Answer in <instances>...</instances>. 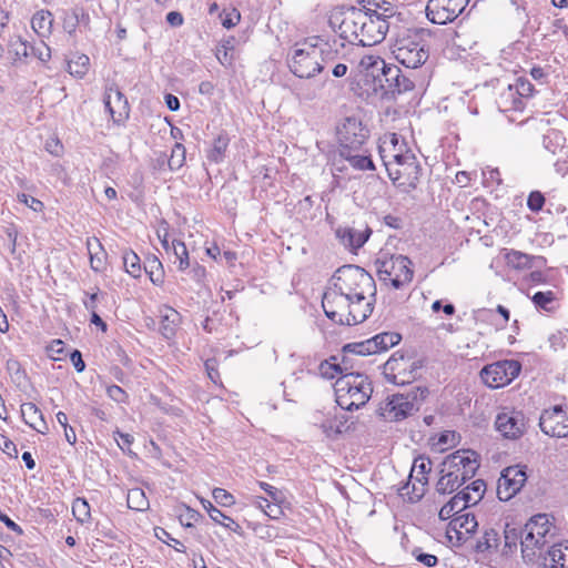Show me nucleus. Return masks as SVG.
<instances>
[{
	"label": "nucleus",
	"instance_id": "nucleus-5",
	"mask_svg": "<svg viewBox=\"0 0 568 568\" xmlns=\"http://www.w3.org/2000/svg\"><path fill=\"white\" fill-rule=\"evenodd\" d=\"M334 390L338 406L345 410H353L369 400L373 385L366 375L352 372L337 378Z\"/></svg>",
	"mask_w": 568,
	"mask_h": 568
},
{
	"label": "nucleus",
	"instance_id": "nucleus-1",
	"mask_svg": "<svg viewBox=\"0 0 568 568\" xmlns=\"http://www.w3.org/2000/svg\"><path fill=\"white\" fill-rule=\"evenodd\" d=\"M372 12L356 7H338L329 16L328 24L339 38L351 44L372 47L381 43L389 29L383 18H373Z\"/></svg>",
	"mask_w": 568,
	"mask_h": 568
},
{
	"label": "nucleus",
	"instance_id": "nucleus-56",
	"mask_svg": "<svg viewBox=\"0 0 568 568\" xmlns=\"http://www.w3.org/2000/svg\"><path fill=\"white\" fill-rule=\"evenodd\" d=\"M201 517L199 511L187 506H185L184 511L179 515L180 523L185 527H192L193 523L197 521Z\"/></svg>",
	"mask_w": 568,
	"mask_h": 568
},
{
	"label": "nucleus",
	"instance_id": "nucleus-31",
	"mask_svg": "<svg viewBox=\"0 0 568 568\" xmlns=\"http://www.w3.org/2000/svg\"><path fill=\"white\" fill-rule=\"evenodd\" d=\"M318 371L321 376L326 379H333L337 374L343 376L345 373H349L347 366H342L337 362V356H331L328 359L321 362Z\"/></svg>",
	"mask_w": 568,
	"mask_h": 568
},
{
	"label": "nucleus",
	"instance_id": "nucleus-13",
	"mask_svg": "<svg viewBox=\"0 0 568 568\" xmlns=\"http://www.w3.org/2000/svg\"><path fill=\"white\" fill-rule=\"evenodd\" d=\"M288 68L296 77L310 79L321 73L324 65L317 61V52L314 50L304 51L295 48L292 58L288 60Z\"/></svg>",
	"mask_w": 568,
	"mask_h": 568
},
{
	"label": "nucleus",
	"instance_id": "nucleus-23",
	"mask_svg": "<svg viewBox=\"0 0 568 568\" xmlns=\"http://www.w3.org/2000/svg\"><path fill=\"white\" fill-rule=\"evenodd\" d=\"M363 10L367 12H372V17L383 18L386 21L393 18L396 13V8L386 0H362Z\"/></svg>",
	"mask_w": 568,
	"mask_h": 568
},
{
	"label": "nucleus",
	"instance_id": "nucleus-17",
	"mask_svg": "<svg viewBox=\"0 0 568 568\" xmlns=\"http://www.w3.org/2000/svg\"><path fill=\"white\" fill-rule=\"evenodd\" d=\"M347 298L335 287L324 293L322 306L325 315L335 323L344 324Z\"/></svg>",
	"mask_w": 568,
	"mask_h": 568
},
{
	"label": "nucleus",
	"instance_id": "nucleus-30",
	"mask_svg": "<svg viewBox=\"0 0 568 568\" xmlns=\"http://www.w3.org/2000/svg\"><path fill=\"white\" fill-rule=\"evenodd\" d=\"M90 59L84 53H74L68 60V71L71 75L82 79L89 71Z\"/></svg>",
	"mask_w": 568,
	"mask_h": 568
},
{
	"label": "nucleus",
	"instance_id": "nucleus-51",
	"mask_svg": "<svg viewBox=\"0 0 568 568\" xmlns=\"http://www.w3.org/2000/svg\"><path fill=\"white\" fill-rule=\"evenodd\" d=\"M378 64L379 65H376V64L373 65L372 72L369 73V79H372L373 90L375 92H378L379 87H383V84H381V83L383 80L384 71H386V68L390 65V64L386 63L385 60L382 58H381V62Z\"/></svg>",
	"mask_w": 568,
	"mask_h": 568
},
{
	"label": "nucleus",
	"instance_id": "nucleus-8",
	"mask_svg": "<svg viewBox=\"0 0 568 568\" xmlns=\"http://www.w3.org/2000/svg\"><path fill=\"white\" fill-rule=\"evenodd\" d=\"M422 367L418 361L406 357L400 352H395L384 364V376L394 385H406L415 381L418 369Z\"/></svg>",
	"mask_w": 568,
	"mask_h": 568
},
{
	"label": "nucleus",
	"instance_id": "nucleus-53",
	"mask_svg": "<svg viewBox=\"0 0 568 568\" xmlns=\"http://www.w3.org/2000/svg\"><path fill=\"white\" fill-rule=\"evenodd\" d=\"M381 57L378 55H364L359 61V68L365 78V82L369 81V73L372 72L373 65H379Z\"/></svg>",
	"mask_w": 568,
	"mask_h": 568
},
{
	"label": "nucleus",
	"instance_id": "nucleus-33",
	"mask_svg": "<svg viewBox=\"0 0 568 568\" xmlns=\"http://www.w3.org/2000/svg\"><path fill=\"white\" fill-rule=\"evenodd\" d=\"M342 352L361 356L376 354V341L371 337L362 342L348 343L343 346Z\"/></svg>",
	"mask_w": 568,
	"mask_h": 568
},
{
	"label": "nucleus",
	"instance_id": "nucleus-19",
	"mask_svg": "<svg viewBox=\"0 0 568 568\" xmlns=\"http://www.w3.org/2000/svg\"><path fill=\"white\" fill-rule=\"evenodd\" d=\"M371 234L372 230L369 227H366L363 232L348 226L338 227L335 231V235L339 242L349 250L362 247L367 242Z\"/></svg>",
	"mask_w": 568,
	"mask_h": 568
},
{
	"label": "nucleus",
	"instance_id": "nucleus-25",
	"mask_svg": "<svg viewBox=\"0 0 568 568\" xmlns=\"http://www.w3.org/2000/svg\"><path fill=\"white\" fill-rule=\"evenodd\" d=\"M478 523L475 515L471 513H465L454 517L449 523V528L458 535V539H462V535H471L476 531Z\"/></svg>",
	"mask_w": 568,
	"mask_h": 568
},
{
	"label": "nucleus",
	"instance_id": "nucleus-37",
	"mask_svg": "<svg viewBox=\"0 0 568 568\" xmlns=\"http://www.w3.org/2000/svg\"><path fill=\"white\" fill-rule=\"evenodd\" d=\"M122 260L125 272L132 277L139 278L143 268L139 255L132 250H125Z\"/></svg>",
	"mask_w": 568,
	"mask_h": 568
},
{
	"label": "nucleus",
	"instance_id": "nucleus-47",
	"mask_svg": "<svg viewBox=\"0 0 568 568\" xmlns=\"http://www.w3.org/2000/svg\"><path fill=\"white\" fill-rule=\"evenodd\" d=\"M72 513L79 523H87L91 518L90 506L85 498L78 497L72 503Z\"/></svg>",
	"mask_w": 568,
	"mask_h": 568
},
{
	"label": "nucleus",
	"instance_id": "nucleus-46",
	"mask_svg": "<svg viewBox=\"0 0 568 568\" xmlns=\"http://www.w3.org/2000/svg\"><path fill=\"white\" fill-rule=\"evenodd\" d=\"M498 532L494 529L486 530L483 537L476 544V550L478 552H485L490 549H496L498 547Z\"/></svg>",
	"mask_w": 568,
	"mask_h": 568
},
{
	"label": "nucleus",
	"instance_id": "nucleus-52",
	"mask_svg": "<svg viewBox=\"0 0 568 568\" xmlns=\"http://www.w3.org/2000/svg\"><path fill=\"white\" fill-rule=\"evenodd\" d=\"M155 536L163 542L172 546L176 551L185 552V546L180 540L171 537L164 528H155Z\"/></svg>",
	"mask_w": 568,
	"mask_h": 568
},
{
	"label": "nucleus",
	"instance_id": "nucleus-22",
	"mask_svg": "<svg viewBox=\"0 0 568 568\" xmlns=\"http://www.w3.org/2000/svg\"><path fill=\"white\" fill-rule=\"evenodd\" d=\"M521 552L523 558L525 560L531 561L535 558V549L540 548L542 544L540 542V538L536 537L535 530L532 529V524H526L521 529Z\"/></svg>",
	"mask_w": 568,
	"mask_h": 568
},
{
	"label": "nucleus",
	"instance_id": "nucleus-14",
	"mask_svg": "<svg viewBox=\"0 0 568 568\" xmlns=\"http://www.w3.org/2000/svg\"><path fill=\"white\" fill-rule=\"evenodd\" d=\"M495 426L503 437L517 439L526 432V417L520 410H504L497 415Z\"/></svg>",
	"mask_w": 568,
	"mask_h": 568
},
{
	"label": "nucleus",
	"instance_id": "nucleus-38",
	"mask_svg": "<svg viewBox=\"0 0 568 568\" xmlns=\"http://www.w3.org/2000/svg\"><path fill=\"white\" fill-rule=\"evenodd\" d=\"M550 568H568V541L552 546L549 550Z\"/></svg>",
	"mask_w": 568,
	"mask_h": 568
},
{
	"label": "nucleus",
	"instance_id": "nucleus-35",
	"mask_svg": "<svg viewBox=\"0 0 568 568\" xmlns=\"http://www.w3.org/2000/svg\"><path fill=\"white\" fill-rule=\"evenodd\" d=\"M466 460L465 450H456L448 455L442 463L440 473L449 471L456 474V477L460 478L462 463Z\"/></svg>",
	"mask_w": 568,
	"mask_h": 568
},
{
	"label": "nucleus",
	"instance_id": "nucleus-39",
	"mask_svg": "<svg viewBox=\"0 0 568 568\" xmlns=\"http://www.w3.org/2000/svg\"><path fill=\"white\" fill-rule=\"evenodd\" d=\"M344 47L345 44L339 42L337 39H333L332 41L325 40L317 50V57H321L322 62L333 61L337 58L339 50Z\"/></svg>",
	"mask_w": 568,
	"mask_h": 568
},
{
	"label": "nucleus",
	"instance_id": "nucleus-18",
	"mask_svg": "<svg viewBox=\"0 0 568 568\" xmlns=\"http://www.w3.org/2000/svg\"><path fill=\"white\" fill-rule=\"evenodd\" d=\"M464 10V6L444 7L440 0H429L426 6V17L435 24H446L454 21Z\"/></svg>",
	"mask_w": 568,
	"mask_h": 568
},
{
	"label": "nucleus",
	"instance_id": "nucleus-45",
	"mask_svg": "<svg viewBox=\"0 0 568 568\" xmlns=\"http://www.w3.org/2000/svg\"><path fill=\"white\" fill-rule=\"evenodd\" d=\"M414 471L418 473L416 476V481H418L422 487H424L427 484L426 475L430 471V460L419 456L414 460L413 469L409 476L410 479L413 478Z\"/></svg>",
	"mask_w": 568,
	"mask_h": 568
},
{
	"label": "nucleus",
	"instance_id": "nucleus-50",
	"mask_svg": "<svg viewBox=\"0 0 568 568\" xmlns=\"http://www.w3.org/2000/svg\"><path fill=\"white\" fill-rule=\"evenodd\" d=\"M172 246L174 254L179 260V270L184 271L190 266L187 248L183 242L178 240L172 242Z\"/></svg>",
	"mask_w": 568,
	"mask_h": 568
},
{
	"label": "nucleus",
	"instance_id": "nucleus-24",
	"mask_svg": "<svg viewBox=\"0 0 568 568\" xmlns=\"http://www.w3.org/2000/svg\"><path fill=\"white\" fill-rule=\"evenodd\" d=\"M358 151L359 149H339V155L355 170H375L372 158L369 155L359 154Z\"/></svg>",
	"mask_w": 568,
	"mask_h": 568
},
{
	"label": "nucleus",
	"instance_id": "nucleus-42",
	"mask_svg": "<svg viewBox=\"0 0 568 568\" xmlns=\"http://www.w3.org/2000/svg\"><path fill=\"white\" fill-rule=\"evenodd\" d=\"M532 303L539 310L551 313L556 310V296L552 291L537 292L531 297Z\"/></svg>",
	"mask_w": 568,
	"mask_h": 568
},
{
	"label": "nucleus",
	"instance_id": "nucleus-11",
	"mask_svg": "<svg viewBox=\"0 0 568 568\" xmlns=\"http://www.w3.org/2000/svg\"><path fill=\"white\" fill-rule=\"evenodd\" d=\"M539 427L548 436L568 437V406L556 405L545 409L539 418Z\"/></svg>",
	"mask_w": 568,
	"mask_h": 568
},
{
	"label": "nucleus",
	"instance_id": "nucleus-57",
	"mask_svg": "<svg viewBox=\"0 0 568 568\" xmlns=\"http://www.w3.org/2000/svg\"><path fill=\"white\" fill-rule=\"evenodd\" d=\"M114 439L118 443V446L125 453H131V445L134 440L133 436L128 433H122L119 429H116L114 433Z\"/></svg>",
	"mask_w": 568,
	"mask_h": 568
},
{
	"label": "nucleus",
	"instance_id": "nucleus-64",
	"mask_svg": "<svg viewBox=\"0 0 568 568\" xmlns=\"http://www.w3.org/2000/svg\"><path fill=\"white\" fill-rule=\"evenodd\" d=\"M108 396L116 403H126L128 394L118 385H111L106 388Z\"/></svg>",
	"mask_w": 568,
	"mask_h": 568
},
{
	"label": "nucleus",
	"instance_id": "nucleus-28",
	"mask_svg": "<svg viewBox=\"0 0 568 568\" xmlns=\"http://www.w3.org/2000/svg\"><path fill=\"white\" fill-rule=\"evenodd\" d=\"M143 270L154 285L160 286L164 283L163 265L155 255L145 258Z\"/></svg>",
	"mask_w": 568,
	"mask_h": 568
},
{
	"label": "nucleus",
	"instance_id": "nucleus-26",
	"mask_svg": "<svg viewBox=\"0 0 568 568\" xmlns=\"http://www.w3.org/2000/svg\"><path fill=\"white\" fill-rule=\"evenodd\" d=\"M53 17L49 10L37 11L31 19V27L41 38H48L52 32Z\"/></svg>",
	"mask_w": 568,
	"mask_h": 568
},
{
	"label": "nucleus",
	"instance_id": "nucleus-59",
	"mask_svg": "<svg viewBox=\"0 0 568 568\" xmlns=\"http://www.w3.org/2000/svg\"><path fill=\"white\" fill-rule=\"evenodd\" d=\"M335 422H337V417H335L334 419H327L324 423H322L321 428L323 429V433L327 437L333 438V437L344 433L342 425H335Z\"/></svg>",
	"mask_w": 568,
	"mask_h": 568
},
{
	"label": "nucleus",
	"instance_id": "nucleus-63",
	"mask_svg": "<svg viewBox=\"0 0 568 568\" xmlns=\"http://www.w3.org/2000/svg\"><path fill=\"white\" fill-rule=\"evenodd\" d=\"M0 449L11 458L18 457L16 444L2 434H0Z\"/></svg>",
	"mask_w": 568,
	"mask_h": 568
},
{
	"label": "nucleus",
	"instance_id": "nucleus-15",
	"mask_svg": "<svg viewBox=\"0 0 568 568\" xmlns=\"http://www.w3.org/2000/svg\"><path fill=\"white\" fill-rule=\"evenodd\" d=\"M381 84H383V87H379V91L383 95H390L393 98L397 94L412 91L415 87L414 82L403 74L402 70L395 64H390L386 68Z\"/></svg>",
	"mask_w": 568,
	"mask_h": 568
},
{
	"label": "nucleus",
	"instance_id": "nucleus-9",
	"mask_svg": "<svg viewBox=\"0 0 568 568\" xmlns=\"http://www.w3.org/2000/svg\"><path fill=\"white\" fill-rule=\"evenodd\" d=\"M521 365L517 361H499L486 365L480 371V378L490 388H499L511 383L520 373Z\"/></svg>",
	"mask_w": 568,
	"mask_h": 568
},
{
	"label": "nucleus",
	"instance_id": "nucleus-12",
	"mask_svg": "<svg viewBox=\"0 0 568 568\" xmlns=\"http://www.w3.org/2000/svg\"><path fill=\"white\" fill-rule=\"evenodd\" d=\"M368 135L369 131L358 119L346 118L337 130L339 149H361Z\"/></svg>",
	"mask_w": 568,
	"mask_h": 568
},
{
	"label": "nucleus",
	"instance_id": "nucleus-48",
	"mask_svg": "<svg viewBox=\"0 0 568 568\" xmlns=\"http://www.w3.org/2000/svg\"><path fill=\"white\" fill-rule=\"evenodd\" d=\"M466 460L462 463L460 480L465 484L468 479L473 478L478 468V464L475 458V452L465 450Z\"/></svg>",
	"mask_w": 568,
	"mask_h": 568
},
{
	"label": "nucleus",
	"instance_id": "nucleus-7",
	"mask_svg": "<svg viewBox=\"0 0 568 568\" xmlns=\"http://www.w3.org/2000/svg\"><path fill=\"white\" fill-rule=\"evenodd\" d=\"M428 395L425 386H414L406 393H397L381 404L378 414L387 422H400L412 416Z\"/></svg>",
	"mask_w": 568,
	"mask_h": 568
},
{
	"label": "nucleus",
	"instance_id": "nucleus-58",
	"mask_svg": "<svg viewBox=\"0 0 568 568\" xmlns=\"http://www.w3.org/2000/svg\"><path fill=\"white\" fill-rule=\"evenodd\" d=\"M17 199L20 203H23L34 212H41L44 207L43 203L40 200L26 193H19L17 195Z\"/></svg>",
	"mask_w": 568,
	"mask_h": 568
},
{
	"label": "nucleus",
	"instance_id": "nucleus-44",
	"mask_svg": "<svg viewBox=\"0 0 568 568\" xmlns=\"http://www.w3.org/2000/svg\"><path fill=\"white\" fill-rule=\"evenodd\" d=\"M185 154L186 150L182 143L176 142L171 151V154L168 159V166L171 171H176L181 169L185 163Z\"/></svg>",
	"mask_w": 568,
	"mask_h": 568
},
{
	"label": "nucleus",
	"instance_id": "nucleus-61",
	"mask_svg": "<svg viewBox=\"0 0 568 568\" xmlns=\"http://www.w3.org/2000/svg\"><path fill=\"white\" fill-rule=\"evenodd\" d=\"M413 555L418 562L428 568L435 567L438 562V558L435 555L423 552L420 549H415Z\"/></svg>",
	"mask_w": 568,
	"mask_h": 568
},
{
	"label": "nucleus",
	"instance_id": "nucleus-40",
	"mask_svg": "<svg viewBox=\"0 0 568 568\" xmlns=\"http://www.w3.org/2000/svg\"><path fill=\"white\" fill-rule=\"evenodd\" d=\"M230 139L227 134H219L214 140L213 146L207 154V159L211 162L220 163L224 159L225 151L227 149Z\"/></svg>",
	"mask_w": 568,
	"mask_h": 568
},
{
	"label": "nucleus",
	"instance_id": "nucleus-10",
	"mask_svg": "<svg viewBox=\"0 0 568 568\" xmlns=\"http://www.w3.org/2000/svg\"><path fill=\"white\" fill-rule=\"evenodd\" d=\"M527 480L526 466H509L501 471L497 484V496L501 501H508L516 496Z\"/></svg>",
	"mask_w": 568,
	"mask_h": 568
},
{
	"label": "nucleus",
	"instance_id": "nucleus-32",
	"mask_svg": "<svg viewBox=\"0 0 568 568\" xmlns=\"http://www.w3.org/2000/svg\"><path fill=\"white\" fill-rule=\"evenodd\" d=\"M88 250L90 255V266L94 272H102L104 265V256L103 247L100 241L95 237L93 240L88 241Z\"/></svg>",
	"mask_w": 568,
	"mask_h": 568
},
{
	"label": "nucleus",
	"instance_id": "nucleus-54",
	"mask_svg": "<svg viewBox=\"0 0 568 568\" xmlns=\"http://www.w3.org/2000/svg\"><path fill=\"white\" fill-rule=\"evenodd\" d=\"M546 199L540 191H531L527 199V206L531 212H539L545 205Z\"/></svg>",
	"mask_w": 568,
	"mask_h": 568
},
{
	"label": "nucleus",
	"instance_id": "nucleus-34",
	"mask_svg": "<svg viewBox=\"0 0 568 568\" xmlns=\"http://www.w3.org/2000/svg\"><path fill=\"white\" fill-rule=\"evenodd\" d=\"M440 474L442 476L436 484V491L440 495L452 494L464 485L460 478L456 477L454 473L445 471Z\"/></svg>",
	"mask_w": 568,
	"mask_h": 568
},
{
	"label": "nucleus",
	"instance_id": "nucleus-16",
	"mask_svg": "<svg viewBox=\"0 0 568 568\" xmlns=\"http://www.w3.org/2000/svg\"><path fill=\"white\" fill-rule=\"evenodd\" d=\"M103 101L114 123H122L129 118L128 99L116 87L106 88Z\"/></svg>",
	"mask_w": 568,
	"mask_h": 568
},
{
	"label": "nucleus",
	"instance_id": "nucleus-49",
	"mask_svg": "<svg viewBox=\"0 0 568 568\" xmlns=\"http://www.w3.org/2000/svg\"><path fill=\"white\" fill-rule=\"evenodd\" d=\"M171 315L166 314L162 317L160 332L165 338H171L175 334L176 327V317L179 313L174 310H171Z\"/></svg>",
	"mask_w": 568,
	"mask_h": 568
},
{
	"label": "nucleus",
	"instance_id": "nucleus-36",
	"mask_svg": "<svg viewBox=\"0 0 568 568\" xmlns=\"http://www.w3.org/2000/svg\"><path fill=\"white\" fill-rule=\"evenodd\" d=\"M128 507L132 510L144 511L149 508V500L142 488L135 487L128 491Z\"/></svg>",
	"mask_w": 568,
	"mask_h": 568
},
{
	"label": "nucleus",
	"instance_id": "nucleus-43",
	"mask_svg": "<svg viewBox=\"0 0 568 568\" xmlns=\"http://www.w3.org/2000/svg\"><path fill=\"white\" fill-rule=\"evenodd\" d=\"M400 339V334L395 332H384L373 336V341H376V353L387 351L397 345Z\"/></svg>",
	"mask_w": 568,
	"mask_h": 568
},
{
	"label": "nucleus",
	"instance_id": "nucleus-3",
	"mask_svg": "<svg viewBox=\"0 0 568 568\" xmlns=\"http://www.w3.org/2000/svg\"><path fill=\"white\" fill-rule=\"evenodd\" d=\"M381 158L389 179L402 192L409 193L415 190L422 175L420 164L410 151H399L386 154V146H381Z\"/></svg>",
	"mask_w": 568,
	"mask_h": 568
},
{
	"label": "nucleus",
	"instance_id": "nucleus-21",
	"mask_svg": "<svg viewBox=\"0 0 568 568\" xmlns=\"http://www.w3.org/2000/svg\"><path fill=\"white\" fill-rule=\"evenodd\" d=\"M23 422L32 429L40 434H47L49 430L48 424L44 420L42 412L33 403H23L20 408Z\"/></svg>",
	"mask_w": 568,
	"mask_h": 568
},
{
	"label": "nucleus",
	"instance_id": "nucleus-29",
	"mask_svg": "<svg viewBox=\"0 0 568 568\" xmlns=\"http://www.w3.org/2000/svg\"><path fill=\"white\" fill-rule=\"evenodd\" d=\"M536 258V256L515 250H510L505 254L507 265L517 270H526L532 267V263Z\"/></svg>",
	"mask_w": 568,
	"mask_h": 568
},
{
	"label": "nucleus",
	"instance_id": "nucleus-55",
	"mask_svg": "<svg viewBox=\"0 0 568 568\" xmlns=\"http://www.w3.org/2000/svg\"><path fill=\"white\" fill-rule=\"evenodd\" d=\"M212 496L214 500L223 507L232 506L235 503L233 495L223 488H214Z\"/></svg>",
	"mask_w": 568,
	"mask_h": 568
},
{
	"label": "nucleus",
	"instance_id": "nucleus-6",
	"mask_svg": "<svg viewBox=\"0 0 568 568\" xmlns=\"http://www.w3.org/2000/svg\"><path fill=\"white\" fill-rule=\"evenodd\" d=\"M375 266L379 281L390 284L395 290L410 283L414 276L412 261L402 254L381 251L375 261Z\"/></svg>",
	"mask_w": 568,
	"mask_h": 568
},
{
	"label": "nucleus",
	"instance_id": "nucleus-4",
	"mask_svg": "<svg viewBox=\"0 0 568 568\" xmlns=\"http://www.w3.org/2000/svg\"><path fill=\"white\" fill-rule=\"evenodd\" d=\"M333 286L353 302H364L366 295L375 300L376 284L373 276L357 265H344L333 276Z\"/></svg>",
	"mask_w": 568,
	"mask_h": 568
},
{
	"label": "nucleus",
	"instance_id": "nucleus-62",
	"mask_svg": "<svg viewBox=\"0 0 568 568\" xmlns=\"http://www.w3.org/2000/svg\"><path fill=\"white\" fill-rule=\"evenodd\" d=\"M381 146H386V154L390 155L393 153L402 151V145L398 146V136L396 133H392L388 136H385Z\"/></svg>",
	"mask_w": 568,
	"mask_h": 568
},
{
	"label": "nucleus",
	"instance_id": "nucleus-60",
	"mask_svg": "<svg viewBox=\"0 0 568 568\" xmlns=\"http://www.w3.org/2000/svg\"><path fill=\"white\" fill-rule=\"evenodd\" d=\"M79 26V19L77 17V13H73V10L70 12H64L63 17V29L67 31L70 36H73L77 31V28Z\"/></svg>",
	"mask_w": 568,
	"mask_h": 568
},
{
	"label": "nucleus",
	"instance_id": "nucleus-41",
	"mask_svg": "<svg viewBox=\"0 0 568 568\" xmlns=\"http://www.w3.org/2000/svg\"><path fill=\"white\" fill-rule=\"evenodd\" d=\"M523 530L520 528L514 527L510 524H506L504 530V550L505 555L511 554L517 548V541L521 540Z\"/></svg>",
	"mask_w": 568,
	"mask_h": 568
},
{
	"label": "nucleus",
	"instance_id": "nucleus-27",
	"mask_svg": "<svg viewBox=\"0 0 568 568\" xmlns=\"http://www.w3.org/2000/svg\"><path fill=\"white\" fill-rule=\"evenodd\" d=\"M202 505L214 523L235 532L241 529V526L233 518L226 516L224 513L217 509L210 500L202 499Z\"/></svg>",
	"mask_w": 568,
	"mask_h": 568
},
{
	"label": "nucleus",
	"instance_id": "nucleus-20",
	"mask_svg": "<svg viewBox=\"0 0 568 568\" xmlns=\"http://www.w3.org/2000/svg\"><path fill=\"white\" fill-rule=\"evenodd\" d=\"M374 302L375 300L372 298L362 305L363 302H357L355 298L353 302L347 301L344 324L356 325L364 322L372 314Z\"/></svg>",
	"mask_w": 568,
	"mask_h": 568
},
{
	"label": "nucleus",
	"instance_id": "nucleus-2",
	"mask_svg": "<svg viewBox=\"0 0 568 568\" xmlns=\"http://www.w3.org/2000/svg\"><path fill=\"white\" fill-rule=\"evenodd\" d=\"M432 31L426 28H408L400 32L392 44L395 60L408 69L422 67L429 58L428 39Z\"/></svg>",
	"mask_w": 568,
	"mask_h": 568
}]
</instances>
